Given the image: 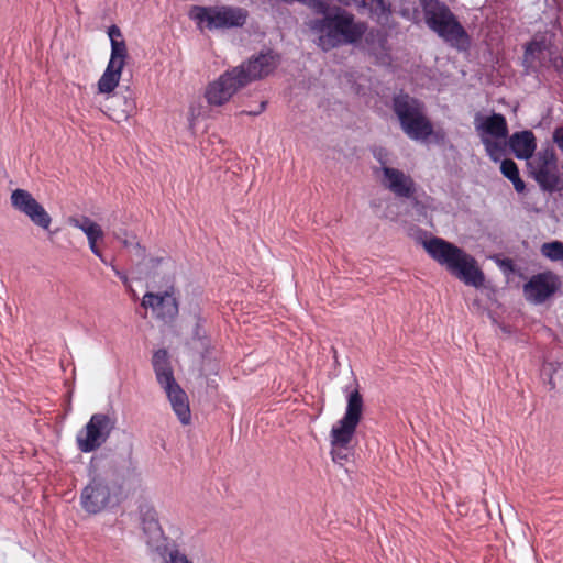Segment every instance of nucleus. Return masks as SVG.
<instances>
[{
	"label": "nucleus",
	"instance_id": "f257e3e1",
	"mask_svg": "<svg viewBox=\"0 0 563 563\" xmlns=\"http://www.w3.org/2000/svg\"><path fill=\"white\" fill-rule=\"evenodd\" d=\"M276 55L272 52L261 54L246 64L233 67L209 82L205 90V99L209 106L220 107L243 87L253 80L269 75L277 66Z\"/></svg>",
	"mask_w": 563,
	"mask_h": 563
},
{
	"label": "nucleus",
	"instance_id": "f03ea898",
	"mask_svg": "<svg viewBox=\"0 0 563 563\" xmlns=\"http://www.w3.org/2000/svg\"><path fill=\"white\" fill-rule=\"evenodd\" d=\"M309 27L318 35V46L329 52L343 45L357 44L368 26L366 22L357 21L353 13L335 8L322 14V18L310 21Z\"/></svg>",
	"mask_w": 563,
	"mask_h": 563
},
{
	"label": "nucleus",
	"instance_id": "7ed1b4c3",
	"mask_svg": "<svg viewBox=\"0 0 563 563\" xmlns=\"http://www.w3.org/2000/svg\"><path fill=\"white\" fill-rule=\"evenodd\" d=\"M423 249L439 265L466 286L482 288L485 275L474 256L452 242L433 236L423 242Z\"/></svg>",
	"mask_w": 563,
	"mask_h": 563
},
{
	"label": "nucleus",
	"instance_id": "20e7f679",
	"mask_svg": "<svg viewBox=\"0 0 563 563\" xmlns=\"http://www.w3.org/2000/svg\"><path fill=\"white\" fill-rule=\"evenodd\" d=\"M428 27L459 52L471 46V37L450 8L440 0H420Z\"/></svg>",
	"mask_w": 563,
	"mask_h": 563
},
{
	"label": "nucleus",
	"instance_id": "39448f33",
	"mask_svg": "<svg viewBox=\"0 0 563 563\" xmlns=\"http://www.w3.org/2000/svg\"><path fill=\"white\" fill-rule=\"evenodd\" d=\"M364 401L358 389L351 391L344 416L332 426L330 431L331 456L335 463L345 461L347 455L343 452L351 444L357 426L363 416Z\"/></svg>",
	"mask_w": 563,
	"mask_h": 563
},
{
	"label": "nucleus",
	"instance_id": "423d86ee",
	"mask_svg": "<svg viewBox=\"0 0 563 563\" xmlns=\"http://www.w3.org/2000/svg\"><path fill=\"white\" fill-rule=\"evenodd\" d=\"M521 64L528 75L553 69L563 77V56L547 34L537 33L525 44Z\"/></svg>",
	"mask_w": 563,
	"mask_h": 563
},
{
	"label": "nucleus",
	"instance_id": "0eeeda50",
	"mask_svg": "<svg viewBox=\"0 0 563 563\" xmlns=\"http://www.w3.org/2000/svg\"><path fill=\"white\" fill-rule=\"evenodd\" d=\"M393 109L402 131L411 140H427L433 134V126L424 114L422 101L407 93H400L394 97Z\"/></svg>",
	"mask_w": 563,
	"mask_h": 563
},
{
	"label": "nucleus",
	"instance_id": "6e6552de",
	"mask_svg": "<svg viewBox=\"0 0 563 563\" xmlns=\"http://www.w3.org/2000/svg\"><path fill=\"white\" fill-rule=\"evenodd\" d=\"M190 18L200 29L224 30L242 27L249 18L246 9L232 5H196L190 10Z\"/></svg>",
	"mask_w": 563,
	"mask_h": 563
},
{
	"label": "nucleus",
	"instance_id": "1a4fd4ad",
	"mask_svg": "<svg viewBox=\"0 0 563 563\" xmlns=\"http://www.w3.org/2000/svg\"><path fill=\"white\" fill-rule=\"evenodd\" d=\"M530 175L543 191L553 192L563 188L558 167V156L552 146L541 148L527 162Z\"/></svg>",
	"mask_w": 563,
	"mask_h": 563
},
{
	"label": "nucleus",
	"instance_id": "9d476101",
	"mask_svg": "<svg viewBox=\"0 0 563 563\" xmlns=\"http://www.w3.org/2000/svg\"><path fill=\"white\" fill-rule=\"evenodd\" d=\"M120 492L121 488L119 486L111 485L109 481L99 475L93 476L81 492V507L89 514H99L106 509L114 498L117 499Z\"/></svg>",
	"mask_w": 563,
	"mask_h": 563
},
{
	"label": "nucleus",
	"instance_id": "9b49d317",
	"mask_svg": "<svg viewBox=\"0 0 563 563\" xmlns=\"http://www.w3.org/2000/svg\"><path fill=\"white\" fill-rule=\"evenodd\" d=\"M112 430L111 419L104 413H95L76 437L78 449L84 453L99 449Z\"/></svg>",
	"mask_w": 563,
	"mask_h": 563
},
{
	"label": "nucleus",
	"instance_id": "f8f14e48",
	"mask_svg": "<svg viewBox=\"0 0 563 563\" xmlns=\"http://www.w3.org/2000/svg\"><path fill=\"white\" fill-rule=\"evenodd\" d=\"M11 206L29 218L36 227L47 231L52 224V217L46 209L25 189H15L10 197Z\"/></svg>",
	"mask_w": 563,
	"mask_h": 563
},
{
	"label": "nucleus",
	"instance_id": "ddd939ff",
	"mask_svg": "<svg viewBox=\"0 0 563 563\" xmlns=\"http://www.w3.org/2000/svg\"><path fill=\"white\" fill-rule=\"evenodd\" d=\"M144 308H151L156 319L172 323L179 312L178 300L173 287L163 292H146L142 298Z\"/></svg>",
	"mask_w": 563,
	"mask_h": 563
},
{
	"label": "nucleus",
	"instance_id": "4468645a",
	"mask_svg": "<svg viewBox=\"0 0 563 563\" xmlns=\"http://www.w3.org/2000/svg\"><path fill=\"white\" fill-rule=\"evenodd\" d=\"M559 288L558 277L552 272L533 275L523 286L528 301L539 305L549 299Z\"/></svg>",
	"mask_w": 563,
	"mask_h": 563
},
{
	"label": "nucleus",
	"instance_id": "2eb2a0df",
	"mask_svg": "<svg viewBox=\"0 0 563 563\" xmlns=\"http://www.w3.org/2000/svg\"><path fill=\"white\" fill-rule=\"evenodd\" d=\"M126 58L123 57V46L114 44L107 68L98 80V91L100 93H111L114 91L119 85Z\"/></svg>",
	"mask_w": 563,
	"mask_h": 563
},
{
	"label": "nucleus",
	"instance_id": "dca6fc26",
	"mask_svg": "<svg viewBox=\"0 0 563 563\" xmlns=\"http://www.w3.org/2000/svg\"><path fill=\"white\" fill-rule=\"evenodd\" d=\"M384 186L400 198H411L416 192L413 179L402 170L384 166Z\"/></svg>",
	"mask_w": 563,
	"mask_h": 563
},
{
	"label": "nucleus",
	"instance_id": "f3484780",
	"mask_svg": "<svg viewBox=\"0 0 563 563\" xmlns=\"http://www.w3.org/2000/svg\"><path fill=\"white\" fill-rule=\"evenodd\" d=\"M164 389L173 411L177 416L181 424L188 426L191 422V411L189 407V399L186 391L180 387L177 382L162 386Z\"/></svg>",
	"mask_w": 563,
	"mask_h": 563
},
{
	"label": "nucleus",
	"instance_id": "a211bd4d",
	"mask_svg": "<svg viewBox=\"0 0 563 563\" xmlns=\"http://www.w3.org/2000/svg\"><path fill=\"white\" fill-rule=\"evenodd\" d=\"M508 145L518 159L530 161L536 155L537 139L532 131L523 130L511 134Z\"/></svg>",
	"mask_w": 563,
	"mask_h": 563
},
{
	"label": "nucleus",
	"instance_id": "6ab92c4d",
	"mask_svg": "<svg viewBox=\"0 0 563 563\" xmlns=\"http://www.w3.org/2000/svg\"><path fill=\"white\" fill-rule=\"evenodd\" d=\"M107 106L108 117L115 122L126 121L135 111L136 102L132 97L114 93Z\"/></svg>",
	"mask_w": 563,
	"mask_h": 563
},
{
	"label": "nucleus",
	"instance_id": "aec40b11",
	"mask_svg": "<svg viewBox=\"0 0 563 563\" xmlns=\"http://www.w3.org/2000/svg\"><path fill=\"white\" fill-rule=\"evenodd\" d=\"M152 365L159 386L173 384L176 382L174 371L170 365L168 352L165 349H159L154 352L152 357Z\"/></svg>",
	"mask_w": 563,
	"mask_h": 563
},
{
	"label": "nucleus",
	"instance_id": "412c9836",
	"mask_svg": "<svg viewBox=\"0 0 563 563\" xmlns=\"http://www.w3.org/2000/svg\"><path fill=\"white\" fill-rule=\"evenodd\" d=\"M476 129L495 139H505L508 135L506 118L500 113H493L483 118L479 123H476Z\"/></svg>",
	"mask_w": 563,
	"mask_h": 563
},
{
	"label": "nucleus",
	"instance_id": "4be33fe9",
	"mask_svg": "<svg viewBox=\"0 0 563 563\" xmlns=\"http://www.w3.org/2000/svg\"><path fill=\"white\" fill-rule=\"evenodd\" d=\"M141 523L143 532L152 538L153 536H163V530L158 521L156 510L150 505L140 507Z\"/></svg>",
	"mask_w": 563,
	"mask_h": 563
},
{
	"label": "nucleus",
	"instance_id": "5701e85b",
	"mask_svg": "<svg viewBox=\"0 0 563 563\" xmlns=\"http://www.w3.org/2000/svg\"><path fill=\"white\" fill-rule=\"evenodd\" d=\"M114 238L122 243V245L132 252L139 262L144 261L146 256V250L140 244L136 235L128 232L125 229H120L114 232Z\"/></svg>",
	"mask_w": 563,
	"mask_h": 563
},
{
	"label": "nucleus",
	"instance_id": "b1692460",
	"mask_svg": "<svg viewBox=\"0 0 563 563\" xmlns=\"http://www.w3.org/2000/svg\"><path fill=\"white\" fill-rule=\"evenodd\" d=\"M500 172L506 178H508L512 183L514 188L517 192L525 191L526 184L520 178L518 166L512 159H504L500 165Z\"/></svg>",
	"mask_w": 563,
	"mask_h": 563
},
{
	"label": "nucleus",
	"instance_id": "393cba45",
	"mask_svg": "<svg viewBox=\"0 0 563 563\" xmlns=\"http://www.w3.org/2000/svg\"><path fill=\"white\" fill-rule=\"evenodd\" d=\"M157 552L164 559V563H192L186 554L179 551L174 542L158 547Z\"/></svg>",
	"mask_w": 563,
	"mask_h": 563
},
{
	"label": "nucleus",
	"instance_id": "a878e982",
	"mask_svg": "<svg viewBox=\"0 0 563 563\" xmlns=\"http://www.w3.org/2000/svg\"><path fill=\"white\" fill-rule=\"evenodd\" d=\"M68 223L82 231L86 236H90L102 231L101 227L87 216L69 217Z\"/></svg>",
	"mask_w": 563,
	"mask_h": 563
},
{
	"label": "nucleus",
	"instance_id": "bb28decb",
	"mask_svg": "<svg viewBox=\"0 0 563 563\" xmlns=\"http://www.w3.org/2000/svg\"><path fill=\"white\" fill-rule=\"evenodd\" d=\"M541 254L551 260V261H562L563 260V242L561 241H552L543 243L541 246Z\"/></svg>",
	"mask_w": 563,
	"mask_h": 563
},
{
	"label": "nucleus",
	"instance_id": "cd10ccee",
	"mask_svg": "<svg viewBox=\"0 0 563 563\" xmlns=\"http://www.w3.org/2000/svg\"><path fill=\"white\" fill-rule=\"evenodd\" d=\"M108 35L111 41V53H113V45L118 44L123 46V57H128V48L125 42L123 40L118 41V37L122 36L120 29L117 25H111L108 30Z\"/></svg>",
	"mask_w": 563,
	"mask_h": 563
},
{
	"label": "nucleus",
	"instance_id": "c85d7f7f",
	"mask_svg": "<svg viewBox=\"0 0 563 563\" xmlns=\"http://www.w3.org/2000/svg\"><path fill=\"white\" fill-rule=\"evenodd\" d=\"M103 238V231L99 232V233H96V234H92L90 236H87V240H88V243H89V247L91 250V252L98 256L103 263H106L104 258H103V255H102V252L101 250L99 249V246L97 245V242Z\"/></svg>",
	"mask_w": 563,
	"mask_h": 563
},
{
	"label": "nucleus",
	"instance_id": "c756f323",
	"mask_svg": "<svg viewBox=\"0 0 563 563\" xmlns=\"http://www.w3.org/2000/svg\"><path fill=\"white\" fill-rule=\"evenodd\" d=\"M483 143L485 145V148H486L488 155L494 161H497L498 159L497 154L501 152V146L499 145V143L490 141L488 139H484V137H483Z\"/></svg>",
	"mask_w": 563,
	"mask_h": 563
},
{
	"label": "nucleus",
	"instance_id": "7c9ffc66",
	"mask_svg": "<svg viewBox=\"0 0 563 563\" xmlns=\"http://www.w3.org/2000/svg\"><path fill=\"white\" fill-rule=\"evenodd\" d=\"M553 143L556 144L559 150L563 153V125L554 129L552 133Z\"/></svg>",
	"mask_w": 563,
	"mask_h": 563
},
{
	"label": "nucleus",
	"instance_id": "2f4dec72",
	"mask_svg": "<svg viewBox=\"0 0 563 563\" xmlns=\"http://www.w3.org/2000/svg\"><path fill=\"white\" fill-rule=\"evenodd\" d=\"M266 101H262L256 110L244 111L249 115H258L266 109Z\"/></svg>",
	"mask_w": 563,
	"mask_h": 563
},
{
	"label": "nucleus",
	"instance_id": "473e14b6",
	"mask_svg": "<svg viewBox=\"0 0 563 563\" xmlns=\"http://www.w3.org/2000/svg\"><path fill=\"white\" fill-rule=\"evenodd\" d=\"M173 536L177 539L181 536V531L178 527L173 528Z\"/></svg>",
	"mask_w": 563,
	"mask_h": 563
},
{
	"label": "nucleus",
	"instance_id": "72a5a7b5",
	"mask_svg": "<svg viewBox=\"0 0 563 563\" xmlns=\"http://www.w3.org/2000/svg\"><path fill=\"white\" fill-rule=\"evenodd\" d=\"M117 275L124 282L126 283V277L123 276L119 271H117Z\"/></svg>",
	"mask_w": 563,
	"mask_h": 563
},
{
	"label": "nucleus",
	"instance_id": "f704fd0d",
	"mask_svg": "<svg viewBox=\"0 0 563 563\" xmlns=\"http://www.w3.org/2000/svg\"><path fill=\"white\" fill-rule=\"evenodd\" d=\"M342 4L349 5L351 3V0H339Z\"/></svg>",
	"mask_w": 563,
	"mask_h": 563
}]
</instances>
